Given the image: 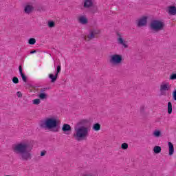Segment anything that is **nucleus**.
<instances>
[{
	"mask_svg": "<svg viewBox=\"0 0 176 176\" xmlns=\"http://www.w3.org/2000/svg\"><path fill=\"white\" fill-rule=\"evenodd\" d=\"M16 95H17V97H19V98L23 97V94L20 91H18L16 93Z\"/></svg>",
	"mask_w": 176,
	"mask_h": 176,
	"instance_id": "2f4dec72",
	"label": "nucleus"
},
{
	"mask_svg": "<svg viewBox=\"0 0 176 176\" xmlns=\"http://www.w3.org/2000/svg\"><path fill=\"white\" fill-rule=\"evenodd\" d=\"M45 155H46V151H41V156H45Z\"/></svg>",
	"mask_w": 176,
	"mask_h": 176,
	"instance_id": "f704fd0d",
	"label": "nucleus"
},
{
	"mask_svg": "<svg viewBox=\"0 0 176 176\" xmlns=\"http://www.w3.org/2000/svg\"><path fill=\"white\" fill-rule=\"evenodd\" d=\"M46 90H47V88H42L40 91L41 93H45V91H46Z\"/></svg>",
	"mask_w": 176,
	"mask_h": 176,
	"instance_id": "473e14b6",
	"label": "nucleus"
},
{
	"mask_svg": "<svg viewBox=\"0 0 176 176\" xmlns=\"http://www.w3.org/2000/svg\"><path fill=\"white\" fill-rule=\"evenodd\" d=\"M121 148L124 151H126V149H129V144L127 143H122L121 145Z\"/></svg>",
	"mask_w": 176,
	"mask_h": 176,
	"instance_id": "b1692460",
	"label": "nucleus"
},
{
	"mask_svg": "<svg viewBox=\"0 0 176 176\" xmlns=\"http://www.w3.org/2000/svg\"><path fill=\"white\" fill-rule=\"evenodd\" d=\"M12 151L15 155L19 156L22 162H28L32 159V146L27 142H21L12 146Z\"/></svg>",
	"mask_w": 176,
	"mask_h": 176,
	"instance_id": "f257e3e1",
	"label": "nucleus"
},
{
	"mask_svg": "<svg viewBox=\"0 0 176 176\" xmlns=\"http://www.w3.org/2000/svg\"><path fill=\"white\" fill-rule=\"evenodd\" d=\"M171 90V86L168 82H162L160 86L161 96H166V91Z\"/></svg>",
	"mask_w": 176,
	"mask_h": 176,
	"instance_id": "423d86ee",
	"label": "nucleus"
},
{
	"mask_svg": "<svg viewBox=\"0 0 176 176\" xmlns=\"http://www.w3.org/2000/svg\"><path fill=\"white\" fill-rule=\"evenodd\" d=\"M40 127L41 129H47L54 133H57L58 131V128L57 127V120L54 118H48L45 121H42L40 123Z\"/></svg>",
	"mask_w": 176,
	"mask_h": 176,
	"instance_id": "7ed1b4c3",
	"label": "nucleus"
},
{
	"mask_svg": "<svg viewBox=\"0 0 176 176\" xmlns=\"http://www.w3.org/2000/svg\"><path fill=\"white\" fill-rule=\"evenodd\" d=\"M90 124L89 120L82 119L76 123V126H74V133L73 136L76 141H83L89 137L90 133Z\"/></svg>",
	"mask_w": 176,
	"mask_h": 176,
	"instance_id": "f03ea898",
	"label": "nucleus"
},
{
	"mask_svg": "<svg viewBox=\"0 0 176 176\" xmlns=\"http://www.w3.org/2000/svg\"><path fill=\"white\" fill-rule=\"evenodd\" d=\"M38 97L40 100H46L47 98V94L46 93H40Z\"/></svg>",
	"mask_w": 176,
	"mask_h": 176,
	"instance_id": "6ab92c4d",
	"label": "nucleus"
},
{
	"mask_svg": "<svg viewBox=\"0 0 176 176\" xmlns=\"http://www.w3.org/2000/svg\"><path fill=\"white\" fill-rule=\"evenodd\" d=\"M32 102L34 105H39L41 104V99H34L32 100Z\"/></svg>",
	"mask_w": 176,
	"mask_h": 176,
	"instance_id": "a878e982",
	"label": "nucleus"
},
{
	"mask_svg": "<svg viewBox=\"0 0 176 176\" xmlns=\"http://www.w3.org/2000/svg\"><path fill=\"white\" fill-rule=\"evenodd\" d=\"M151 30L153 31H162L164 28V23L160 21H153L150 25Z\"/></svg>",
	"mask_w": 176,
	"mask_h": 176,
	"instance_id": "39448f33",
	"label": "nucleus"
},
{
	"mask_svg": "<svg viewBox=\"0 0 176 176\" xmlns=\"http://www.w3.org/2000/svg\"><path fill=\"white\" fill-rule=\"evenodd\" d=\"M94 6V0H84L83 7L85 9H89V8H93Z\"/></svg>",
	"mask_w": 176,
	"mask_h": 176,
	"instance_id": "6e6552de",
	"label": "nucleus"
},
{
	"mask_svg": "<svg viewBox=\"0 0 176 176\" xmlns=\"http://www.w3.org/2000/svg\"><path fill=\"white\" fill-rule=\"evenodd\" d=\"M19 68V73L22 78V80L25 82H27V76H25V75L23 74V68L21 67V65H20Z\"/></svg>",
	"mask_w": 176,
	"mask_h": 176,
	"instance_id": "dca6fc26",
	"label": "nucleus"
},
{
	"mask_svg": "<svg viewBox=\"0 0 176 176\" xmlns=\"http://www.w3.org/2000/svg\"><path fill=\"white\" fill-rule=\"evenodd\" d=\"M145 109H146V107H145V105L140 106V112L142 115L145 113Z\"/></svg>",
	"mask_w": 176,
	"mask_h": 176,
	"instance_id": "4be33fe9",
	"label": "nucleus"
},
{
	"mask_svg": "<svg viewBox=\"0 0 176 176\" xmlns=\"http://www.w3.org/2000/svg\"><path fill=\"white\" fill-rule=\"evenodd\" d=\"M12 82L15 85H17V83H19V78L17 77H13Z\"/></svg>",
	"mask_w": 176,
	"mask_h": 176,
	"instance_id": "c756f323",
	"label": "nucleus"
},
{
	"mask_svg": "<svg viewBox=\"0 0 176 176\" xmlns=\"http://www.w3.org/2000/svg\"><path fill=\"white\" fill-rule=\"evenodd\" d=\"M82 176H93V174L91 173H84Z\"/></svg>",
	"mask_w": 176,
	"mask_h": 176,
	"instance_id": "72a5a7b5",
	"label": "nucleus"
},
{
	"mask_svg": "<svg viewBox=\"0 0 176 176\" xmlns=\"http://www.w3.org/2000/svg\"><path fill=\"white\" fill-rule=\"evenodd\" d=\"M173 99L176 101V89L173 92Z\"/></svg>",
	"mask_w": 176,
	"mask_h": 176,
	"instance_id": "7c9ffc66",
	"label": "nucleus"
},
{
	"mask_svg": "<svg viewBox=\"0 0 176 176\" xmlns=\"http://www.w3.org/2000/svg\"><path fill=\"white\" fill-rule=\"evenodd\" d=\"M146 23H148V18L146 16H143L140 19L138 20V27H144L146 25Z\"/></svg>",
	"mask_w": 176,
	"mask_h": 176,
	"instance_id": "1a4fd4ad",
	"label": "nucleus"
},
{
	"mask_svg": "<svg viewBox=\"0 0 176 176\" xmlns=\"http://www.w3.org/2000/svg\"><path fill=\"white\" fill-rule=\"evenodd\" d=\"M168 13L171 16H175L176 14V7L175 6H169L168 8Z\"/></svg>",
	"mask_w": 176,
	"mask_h": 176,
	"instance_id": "f8f14e48",
	"label": "nucleus"
},
{
	"mask_svg": "<svg viewBox=\"0 0 176 176\" xmlns=\"http://www.w3.org/2000/svg\"><path fill=\"white\" fill-rule=\"evenodd\" d=\"M58 76H57V74H56L54 76L52 74H50L49 75V78H50V79H51L52 82H56V80H57V77Z\"/></svg>",
	"mask_w": 176,
	"mask_h": 176,
	"instance_id": "a211bd4d",
	"label": "nucleus"
},
{
	"mask_svg": "<svg viewBox=\"0 0 176 176\" xmlns=\"http://www.w3.org/2000/svg\"><path fill=\"white\" fill-rule=\"evenodd\" d=\"M98 34H100V31L91 30L89 34L85 38V41H91V39H94L96 35H98Z\"/></svg>",
	"mask_w": 176,
	"mask_h": 176,
	"instance_id": "0eeeda50",
	"label": "nucleus"
},
{
	"mask_svg": "<svg viewBox=\"0 0 176 176\" xmlns=\"http://www.w3.org/2000/svg\"><path fill=\"white\" fill-rule=\"evenodd\" d=\"M168 144L169 146V156H172V155H174V145L170 142Z\"/></svg>",
	"mask_w": 176,
	"mask_h": 176,
	"instance_id": "2eb2a0df",
	"label": "nucleus"
},
{
	"mask_svg": "<svg viewBox=\"0 0 176 176\" xmlns=\"http://www.w3.org/2000/svg\"><path fill=\"white\" fill-rule=\"evenodd\" d=\"M101 129V125L99 123L94 124L93 126V130L94 131H99Z\"/></svg>",
	"mask_w": 176,
	"mask_h": 176,
	"instance_id": "aec40b11",
	"label": "nucleus"
},
{
	"mask_svg": "<svg viewBox=\"0 0 176 176\" xmlns=\"http://www.w3.org/2000/svg\"><path fill=\"white\" fill-rule=\"evenodd\" d=\"M34 53H36V50H33L30 52V54H34Z\"/></svg>",
	"mask_w": 176,
	"mask_h": 176,
	"instance_id": "c9c22d12",
	"label": "nucleus"
},
{
	"mask_svg": "<svg viewBox=\"0 0 176 176\" xmlns=\"http://www.w3.org/2000/svg\"><path fill=\"white\" fill-rule=\"evenodd\" d=\"M60 72H61V65H58L56 73L57 74V76H58V74H60Z\"/></svg>",
	"mask_w": 176,
	"mask_h": 176,
	"instance_id": "c85d7f7f",
	"label": "nucleus"
},
{
	"mask_svg": "<svg viewBox=\"0 0 176 176\" xmlns=\"http://www.w3.org/2000/svg\"><path fill=\"white\" fill-rule=\"evenodd\" d=\"M154 153H160L162 152V147L159 146H155L153 148Z\"/></svg>",
	"mask_w": 176,
	"mask_h": 176,
	"instance_id": "412c9836",
	"label": "nucleus"
},
{
	"mask_svg": "<svg viewBox=\"0 0 176 176\" xmlns=\"http://www.w3.org/2000/svg\"><path fill=\"white\" fill-rule=\"evenodd\" d=\"M78 23H80V24H82L85 25L87 23V18L86 17V16H81L78 18Z\"/></svg>",
	"mask_w": 176,
	"mask_h": 176,
	"instance_id": "4468645a",
	"label": "nucleus"
},
{
	"mask_svg": "<svg viewBox=\"0 0 176 176\" xmlns=\"http://www.w3.org/2000/svg\"><path fill=\"white\" fill-rule=\"evenodd\" d=\"M168 113L171 115L173 113V104L171 102H168Z\"/></svg>",
	"mask_w": 176,
	"mask_h": 176,
	"instance_id": "f3484780",
	"label": "nucleus"
},
{
	"mask_svg": "<svg viewBox=\"0 0 176 176\" xmlns=\"http://www.w3.org/2000/svg\"><path fill=\"white\" fill-rule=\"evenodd\" d=\"M117 42L118 45H121L122 46H123V47H124V49H127V47H129V45H127L126 41L123 39V37H122V36H120V34H118Z\"/></svg>",
	"mask_w": 176,
	"mask_h": 176,
	"instance_id": "9d476101",
	"label": "nucleus"
},
{
	"mask_svg": "<svg viewBox=\"0 0 176 176\" xmlns=\"http://www.w3.org/2000/svg\"><path fill=\"white\" fill-rule=\"evenodd\" d=\"M32 12H34V6H32V5L27 4L26 6H25L24 12L26 14H31V13H32Z\"/></svg>",
	"mask_w": 176,
	"mask_h": 176,
	"instance_id": "9b49d317",
	"label": "nucleus"
},
{
	"mask_svg": "<svg viewBox=\"0 0 176 176\" xmlns=\"http://www.w3.org/2000/svg\"><path fill=\"white\" fill-rule=\"evenodd\" d=\"M122 61L123 59L120 54H116L109 56V63L112 66L119 65V64H122Z\"/></svg>",
	"mask_w": 176,
	"mask_h": 176,
	"instance_id": "20e7f679",
	"label": "nucleus"
},
{
	"mask_svg": "<svg viewBox=\"0 0 176 176\" xmlns=\"http://www.w3.org/2000/svg\"><path fill=\"white\" fill-rule=\"evenodd\" d=\"M62 130L64 131V133H67L68 131H72V128L71 127V125L68 124H64L62 127Z\"/></svg>",
	"mask_w": 176,
	"mask_h": 176,
	"instance_id": "ddd939ff",
	"label": "nucleus"
},
{
	"mask_svg": "<svg viewBox=\"0 0 176 176\" xmlns=\"http://www.w3.org/2000/svg\"><path fill=\"white\" fill-rule=\"evenodd\" d=\"M29 45H35L36 43V40L34 38H30L28 41Z\"/></svg>",
	"mask_w": 176,
	"mask_h": 176,
	"instance_id": "5701e85b",
	"label": "nucleus"
},
{
	"mask_svg": "<svg viewBox=\"0 0 176 176\" xmlns=\"http://www.w3.org/2000/svg\"><path fill=\"white\" fill-rule=\"evenodd\" d=\"M55 25H56V23H54V21L48 22V27H50V28H53V27H54Z\"/></svg>",
	"mask_w": 176,
	"mask_h": 176,
	"instance_id": "bb28decb",
	"label": "nucleus"
},
{
	"mask_svg": "<svg viewBox=\"0 0 176 176\" xmlns=\"http://www.w3.org/2000/svg\"><path fill=\"white\" fill-rule=\"evenodd\" d=\"M153 134L154 137L159 138V137H160L161 132H160V131L155 130Z\"/></svg>",
	"mask_w": 176,
	"mask_h": 176,
	"instance_id": "393cba45",
	"label": "nucleus"
},
{
	"mask_svg": "<svg viewBox=\"0 0 176 176\" xmlns=\"http://www.w3.org/2000/svg\"><path fill=\"white\" fill-rule=\"evenodd\" d=\"M170 80H175L176 74H172L169 77Z\"/></svg>",
	"mask_w": 176,
	"mask_h": 176,
	"instance_id": "cd10ccee",
	"label": "nucleus"
}]
</instances>
